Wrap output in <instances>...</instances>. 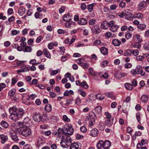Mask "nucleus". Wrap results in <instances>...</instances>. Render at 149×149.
Returning a JSON list of instances; mask_svg holds the SVG:
<instances>
[{
	"label": "nucleus",
	"instance_id": "c9c22d12",
	"mask_svg": "<svg viewBox=\"0 0 149 149\" xmlns=\"http://www.w3.org/2000/svg\"><path fill=\"white\" fill-rule=\"evenodd\" d=\"M119 28V27L118 25H114L113 26H111V27L110 28V30L111 31L113 32H115L117 31Z\"/></svg>",
	"mask_w": 149,
	"mask_h": 149
},
{
	"label": "nucleus",
	"instance_id": "de8ad7c7",
	"mask_svg": "<svg viewBox=\"0 0 149 149\" xmlns=\"http://www.w3.org/2000/svg\"><path fill=\"white\" fill-rule=\"evenodd\" d=\"M25 62L23 61H20L18 60H16L15 62L17 63V65H25L24 64Z\"/></svg>",
	"mask_w": 149,
	"mask_h": 149
},
{
	"label": "nucleus",
	"instance_id": "09e8293b",
	"mask_svg": "<svg viewBox=\"0 0 149 149\" xmlns=\"http://www.w3.org/2000/svg\"><path fill=\"white\" fill-rule=\"evenodd\" d=\"M102 108L100 106H97L95 108V110L98 113H100L102 111Z\"/></svg>",
	"mask_w": 149,
	"mask_h": 149
},
{
	"label": "nucleus",
	"instance_id": "a18cd8bd",
	"mask_svg": "<svg viewBox=\"0 0 149 149\" xmlns=\"http://www.w3.org/2000/svg\"><path fill=\"white\" fill-rule=\"evenodd\" d=\"M63 120L66 122L69 123L70 122V120L66 115H64L63 116Z\"/></svg>",
	"mask_w": 149,
	"mask_h": 149
},
{
	"label": "nucleus",
	"instance_id": "f3484780",
	"mask_svg": "<svg viewBox=\"0 0 149 149\" xmlns=\"http://www.w3.org/2000/svg\"><path fill=\"white\" fill-rule=\"evenodd\" d=\"M0 139L1 143L4 144L8 139V136L3 134L0 135Z\"/></svg>",
	"mask_w": 149,
	"mask_h": 149
},
{
	"label": "nucleus",
	"instance_id": "f704fd0d",
	"mask_svg": "<svg viewBox=\"0 0 149 149\" xmlns=\"http://www.w3.org/2000/svg\"><path fill=\"white\" fill-rule=\"evenodd\" d=\"M124 86L125 88L129 90H132L133 88L132 85L130 83H125V84Z\"/></svg>",
	"mask_w": 149,
	"mask_h": 149
},
{
	"label": "nucleus",
	"instance_id": "7ed1b4c3",
	"mask_svg": "<svg viewBox=\"0 0 149 149\" xmlns=\"http://www.w3.org/2000/svg\"><path fill=\"white\" fill-rule=\"evenodd\" d=\"M72 144V139L70 136L65 135L63 136L60 143L61 145L63 148H68Z\"/></svg>",
	"mask_w": 149,
	"mask_h": 149
},
{
	"label": "nucleus",
	"instance_id": "13d9d810",
	"mask_svg": "<svg viewBox=\"0 0 149 149\" xmlns=\"http://www.w3.org/2000/svg\"><path fill=\"white\" fill-rule=\"evenodd\" d=\"M37 95H36L32 94L30 95L28 100H29V99L33 100L35 98L37 97Z\"/></svg>",
	"mask_w": 149,
	"mask_h": 149
},
{
	"label": "nucleus",
	"instance_id": "4c0bfd02",
	"mask_svg": "<svg viewBox=\"0 0 149 149\" xmlns=\"http://www.w3.org/2000/svg\"><path fill=\"white\" fill-rule=\"evenodd\" d=\"M80 86L85 89H87L89 87L88 85L85 81H84L81 83Z\"/></svg>",
	"mask_w": 149,
	"mask_h": 149
},
{
	"label": "nucleus",
	"instance_id": "c03bdc74",
	"mask_svg": "<svg viewBox=\"0 0 149 149\" xmlns=\"http://www.w3.org/2000/svg\"><path fill=\"white\" fill-rule=\"evenodd\" d=\"M60 72V69H58L57 70H53L50 75L52 76L56 74L58 72Z\"/></svg>",
	"mask_w": 149,
	"mask_h": 149
},
{
	"label": "nucleus",
	"instance_id": "052dcab7",
	"mask_svg": "<svg viewBox=\"0 0 149 149\" xmlns=\"http://www.w3.org/2000/svg\"><path fill=\"white\" fill-rule=\"evenodd\" d=\"M101 43V42L100 40H97L94 42L93 43L94 45H100Z\"/></svg>",
	"mask_w": 149,
	"mask_h": 149
},
{
	"label": "nucleus",
	"instance_id": "5fc2aeb1",
	"mask_svg": "<svg viewBox=\"0 0 149 149\" xmlns=\"http://www.w3.org/2000/svg\"><path fill=\"white\" fill-rule=\"evenodd\" d=\"M106 116V119H110L111 117V116L110 114L108 111H106L104 113Z\"/></svg>",
	"mask_w": 149,
	"mask_h": 149
},
{
	"label": "nucleus",
	"instance_id": "6e6d98bb",
	"mask_svg": "<svg viewBox=\"0 0 149 149\" xmlns=\"http://www.w3.org/2000/svg\"><path fill=\"white\" fill-rule=\"evenodd\" d=\"M43 39L42 36L41 35H40L38 36L36 39V42L37 43H39L41 41L42 39Z\"/></svg>",
	"mask_w": 149,
	"mask_h": 149
},
{
	"label": "nucleus",
	"instance_id": "a211bd4d",
	"mask_svg": "<svg viewBox=\"0 0 149 149\" xmlns=\"http://www.w3.org/2000/svg\"><path fill=\"white\" fill-rule=\"evenodd\" d=\"M87 23V20L84 18L81 17L78 23V24L80 25H85Z\"/></svg>",
	"mask_w": 149,
	"mask_h": 149
},
{
	"label": "nucleus",
	"instance_id": "8fccbe9b",
	"mask_svg": "<svg viewBox=\"0 0 149 149\" xmlns=\"http://www.w3.org/2000/svg\"><path fill=\"white\" fill-rule=\"evenodd\" d=\"M97 99L100 100H102L104 98V96H102V95L100 94H97L96 95Z\"/></svg>",
	"mask_w": 149,
	"mask_h": 149
},
{
	"label": "nucleus",
	"instance_id": "37998d69",
	"mask_svg": "<svg viewBox=\"0 0 149 149\" xmlns=\"http://www.w3.org/2000/svg\"><path fill=\"white\" fill-rule=\"evenodd\" d=\"M137 27L141 30H143L146 28V26L144 24H141L137 25Z\"/></svg>",
	"mask_w": 149,
	"mask_h": 149
},
{
	"label": "nucleus",
	"instance_id": "f8f14e48",
	"mask_svg": "<svg viewBox=\"0 0 149 149\" xmlns=\"http://www.w3.org/2000/svg\"><path fill=\"white\" fill-rule=\"evenodd\" d=\"M125 17L127 20H132L133 19V14L128 12H125Z\"/></svg>",
	"mask_w": 149,
	"mask_h": 149
},
{
	"label": "nucleus",
	"instance_id": "bb28decb",
	"mask_svg": "<svg viewBox=\"0 0 149 149\" xmlns=\"http://www.w3.org/2000/svg\"><path fill=\"white\" fill-rule=\"evenodd\" d=\"M135 41H136V43H139L141 42L142 41V40L141 37L139 35H135Z\"/></svg>",
	"mask_w": 149,
	"mask_h": 149
},
{
	"label": "nucleus",
	"instance_id": "9b49d317",
	"mask_svg": "<svg viewBox=\"0 0 149 149\" xmlns=\"http://www.w3.org/2000/svg\"><path fill=\"white\" fill-rule=\"evenodd\" d=\"M81 148V144L78 142L72 143L70 147V149H80Z\"/></svg>",
	"mask_w": 149,
	"mask_h": 149
},
{
	"label": "nucleus",
	"instance_id": "f03ea898",
	"mask_svg": "<svg viewBox=\"0 0 149 149\" xmlns=\"http://www.w3.org/2000/svg\"><path fill=\"white\" fill-rule=\"evenodd\" d=\"M58 131L60 133H62L66 135H70L73 134L74 129L71 124H66L63 128H59Z\"/></svg>",
	"mask_w": 149,
	"mask_h": 149
},
{
	"label": "nucleus",
	"instance_id": "f257e3e1",
	"mask_svg": "<svg viewBox=\"0 0 149 149\" xmlns=\"http://www.w3.org/2000/svg\"><path fill=\"white\" fill-rule=\"evenodd\" d=\"M9 111L10 113V118L12 120L16 121L21 119L24 115L25 111L22 108L17 109L14 106L10 108Z\"/></svg>",
	"mask_w": 149,
	"mask_h": 149
},
{
	"label": "nucleus",
	"instance_id": "4468645a",
	"mask_svg": "<svg viewBox=\"0 0 149 149\" xmlns=\"http://www.w3.org/2000/svg\"><path fill=\"white\" fill-rule=\"evenodd\" d=\"M88 71L90 74L92 76H97L100 75V73H97L95 72L92 68H89L88 69Z\"/></svg>",
	"mask_w": 149,
	"mask_h": 149
},
{
	"label": "nucleus",
	"instance_id": "5701e85b",
	"mask_svg": "<svg viewBox=\"0 0 149 149\" xmlns=\"http://www.w3.org/2000/svg\"><path fill=\"white\" fill-rule=\"evenodd\" d=\"M21 68L22 69L18 70L17 71V72L18 73L28 71L29 70V67H26V66H22Z\"/></svg>",
	"mask_w": 149,
	"mask_h": 149
},
{
	"label": "nucleus",
	"instance_id": "aec40b11",
	"mask_svg": "<svg viewBox=\"0 0 149 149\" xmlns=\"http://www.w3.org/2000/svg\"><path fill=\"white\" fill-rule=\"evenodd\" d=\"M25 8L23 6L20 7L18 10V13L20 16H22L25 13Z\"/></svg>",
	"mask_w": 149,
	"mask_h": 149
},
{
	"label": "nucleus",
	"instance_id": "20e7f679",
	"mask_svg": "<svg viewBox=\"0 0 149 149\" xmlns=\"http://www.w3.org/2000/svg\"><path fill=\"white\" fill-rule=\"evenodd\" d=\"M110 141L106 140L104 141L101 140L99 141L97 144V147L98 148H102L104 149H108L111 146Z\"/></svg>",
	"mask_w": 149,
	"mask_h": 149
},
{
	"label": "nucleus",
	"instance_id": "ea45409f",
	"mask_svg": "<svg viewBox=\"0 0 149 149\" xmlns=\"http://www.w3.org/2000/svg\"><path fill=\"white\" fill-rule=\"evenodd\" d=\"M15 89L14 88H12L8 92V95L10 96L13 97L15 94Z\"/></svg>",
	"mask_w": 149,
	"mask_h": 149
},
{
	"label": "nucleus",
	"instance_id": "ddd939ff",
	"mask_svg": "<svg viewBox=\"0 0 149 149\" xmlns=\"http://www.w3.org/2000/svg\"><path fill=\"white\" fill-rule=\"evenodd\" d=\"M98 134V130L94 128L92 129L90 132V135L93 137H96Z\"/></svg>",
	"mask_w": 149,
	"mask_h": 149
},
{
	"label": "nucleus",
	"instance_id": "72a5a7b5",
	"mask_svg": "<svg viewBox=\"0 0 149 149\" xmlns=\"http://www.w3.org/2000/svg\"><path fill=\"white\" fill-rule=\"evenodd\" d=\"M29 121V118H26L24 119L23 122H20V123H22L23 125V127H25L26 126L28 127V125L27 124Z\"/></svg>",
	"mask_w": 149,
	"mask_h": 149
},
{
	"label": "nucleus",
	"instance_id": "6e6552de",
	"mask_svg": "<svg viewBox=\"0 0 149 149\" xmlns=\"http://www.w3.org/2000/svg\"><path fill=\"white\" fill-rule=\"evenodd\" d=\"M33 120L36 122H40L42 119L41 115L39 113H36L33 115Z\"/></svg>",
	"mask_w": 149,
	"mask_h": 149
},
{
	"label": "nucleus",
	"instance_id": "1a4fd4ad",
	"mask_svg": "<svg viewBox=\"0 0 149 149\" xmlns=\"http://www.w3.org/2000/svg\"><path fill=\"white\" fill-rule=\"evenodd\" d=\"M72 17V16L71 14L68 13L67 14H65L63 17L62 18L64 21L69 22L71 21Z\"/></svg>",
	"mask_w": 149,
	"mask_h": 149
},
{
	"label": "nucleus",
	"instance_id": "774afa93",
	"mask_svg": "<svg viewBox=\"0 0 149 149\" xmlns=\"http://www.w3.org/2000/svg\"><path fill=\"white\" fill-rule=\"evenodd\" d=\"M23 149H31L30 145L29 144H26L24 146Z\"/></svg>",
	"mask_w": 149,
	"mask_h": 149
},
{
	"label": "nucleus",
	"instance_id": "b1692460",
	"mask_svg": "<svg viewBox=\"0 0 149 149\" xmlns=\"http://www.w3.org/2000/svg\"><path fill=\"white\" fill-rule=\"evenodd\" d=\"M146 2L144 1H142L139 3L138 8L140 10L143 9L146 6Z\"/></svg>",
	"mask_w": 149,
	"mask_h": 149
},
{
	"label": "nucleus",
	"instance_id": "423d86ee",
	"mask_svg": "<svg viewBox=\"0 0 149 149\" xmlns=\"http://www.w3.org/2000/svg\"><path fill=\"white\" fill-rule=\"evenodd\" d=\"M91 31L93 33L97 34L100 33L102 31V29L99 24L93 25L91 28Z\"/></svg>",
	"mask_w": 149,
	"mask_h": 149
},
{
	"label": "nucleus",
	"instance_id": "cd10ccee",
	"mask_svg": "<svg viewBox=\"0 0 149 149\" xmlns=\"http://www.w3.org/2000/svg\"><path fill=\"white\" fill-rule=\"evenodd\" d=\"M45 109L47 112H49L52 110V107L50 104H48L45 106Z\"/></svg>",
	"mask_w": 149,
	"mask_h": 149
},
{
	"label": "nucleus",
	"instance_id": "4be33fe9",
	"mask_svg": "<svg viewBox=\"0 0 149 149\" xmlns=\"http://www.w3.org/2000/svg\"><path fill=\"white\" fill-rule=\"evenodd\" d=\"M112 44L115 46H118L121 44L120 40L117 39H114L112 41Z\"/></svg>",
	"mask_w": 149,
	"mask_h": 149
},
{
	"label": "nucleus",
	"instance_id": "393cba45",
	"mask_svg": "<svg viewBox=\"0 0 149 149\" xmlns=\"http://www.w3.org/2000/svg\"><path fill=\"white\" fill-rule=\"evenodd\" d=\"M96 4L95 3H93L87 5V8L89 12H91L93 10L94 6Z\"/></svg>",
	"mask_w": 149,
	"mask_h": 149
},
{
	"label": "nucleus",
	"instance_id": "603ef678",
	"mask_svg": "<svg viewBox=\"0 0 149 149\" xmlns=\"http://www.w3.org/2000/svg\"><path fill=\"white\" fill-rule=\"evenodd\" d=\"M145 57L144 56L140 55L137 56L136 57V59L137 61H142L144 58Z\"/></svg>",
	"mask_w": 149,
	"mask_h": 149
},
{
	"label": "nucleus",
	"instance_id": "7c9ffc66",
	"mask_svg": "<svg viewBox=\"0 0 149 149\" xmlns=\"http://www.w3.org/2000/svg\"><path fill=\"white\" fill-rule=\"evenodd\" d=\"M43 52L44 55L46 57L48 58H50L51 57L50 54L47 49H45L43 50Z\"/></svg>",
	"mask_w": 149,
	"mask_h": 149
},
{
	"label": "nucleus",
	"instance_id": "9d476101",
	"mask_svg": "<svg viewBox=\"0 0 149 149\" xmlns=\"http://www.w3.org/2000/svg\"><path fill=\"white\" fill-rule=\"evenodd\" d=\"M92 115L93 117L91 118L89 121V126H92L95 123V120L96 118V116L95 114L93 113H92Z\"/></svg>",
	"mask_w": 149,
	"mask_h": 149
},
{
	"label": "nucleus",
	"instance_id": "6ab92c4d",
	"mask_svg": "<svg viewBox=\"0 0 149 149\" xmlns=\"http://www.w3.org/2000/svg\"><path fill=\"white\" fill-rule=\"evenodd\" d=\"M101 29H102L104 30L107 29L108 27V22L107 21H104L102 22L100 26Z\"/></svg>",
	"mask_w": 149,
	"mask_h": 149
},
{
	"label": "nucleus",
	"instance_id": "39448f33",
	"mask_svg": "<svg viewBox=\"0 0 149 149\" xmlns=\"http://www.w3.org/2000/svg\"><path fill=\"white\" fill-rule=\"evenodd\" d=\"M11 127L13 131L17 134L21 131V128L23 127V125L22 123L19 122L16 124H12Z\"/></svg>",
	"mask_w": 149,
	"mask_h": 149
},
{
	"label": "nucleus",
	"instance_id": "49530a36",
	"mask_svg": "<svg viewBox=\"0 0 149 149\" xmlns=\"http://www.w3.org/2000/svg\"><path fill=\"white\" fill-rule=\"evenodd\" d=\"M29 62L30 64H32V65H37L39 64V63L36 62V60L35 59L31 60Z\"/></svg>",
	"mask_w": 149,
	"mask_h": 149
},
{
	"label": "nucleus",
	"instance_id": "338daca9",
	"mask_svg": "<svg viewBox=\"0 0 149 149\" xmlns=\"http://www.w3.org/2000/svg\"><path fill=\"white\" fill-rule=\"evenodd\" d=\"M132 34L130 33H126L125 36V38L127 39H129L131 38L132 37Z\"/></svg>",
	"mask_w": 149,
	"mask_h": 149
},
{
	"label": "nucleus",
	"instance_id": "58836bf2",
	"mask_svg": "<svg viewBox=\"0 0 149 149\" xmlns=\"http://www.w3.org/2000/svg\"><path fill=\"white\" fill-rule=\"evenodd\" d=\"M105 123L107 126L110 127L113 124V121L111 120L110 119H106Z\"/></svg>",
	"mask_w": 149,
	"mask_h": 149
},
{
	"label": "nucleus",
	"instance_id": "79ce46f5",
	"mask_svg": "<svg viewBox=\"0 0 149 149\" xmlns=\"http://www.w3.org/2000/svg\"><path fill=\"white\" fill-rule=\"evenodd\" d=\"M1 125L2 127L5 128H7L9 126L8 123L4 121H3L1 122Z\"/></svg>",
	"mask_w": 149,
	"mask_h": 149
},
{
	"label": "nucleus",
	"instance_id": "c756f323",
	"mask_svg": "<svg viewBox=\"0 0 149 149\" xmlns=\"http://www.w3.org/2000/svg\"><path fill=\"white\" fill-rule=\"evenodd\" d=\"M74 94V92L72 90H66L64 92L63 95L64 96L66 97L69 95H73Z\"/></svg>",
	"mask_w": 149,
	"mask_h": 149
},
{
	"label": "nucleus",
	"instance_id": "e433bc0d",
	"mask_svg": "<svg viewBox=\"0 0 149 149\" xmlns=\"http://www.w3.org/2000/svg\"><path fill=\"white\" fill-rule=\"evenodd\" d=\"M32 49L30 46H26L24 47L23 51L24 52H31Z\"/></svg>",
	"mask_w": 149,
	"mask_h": 149
},
{
	"label": "nucleus",
	"instance_id": "0eeeda50",
	"mask_svg": "<svg viewBox=\"0 0 149 149\" xmlns=\"http://www.w3.org/2000/svg\"><path fill=\"white\" fill-rule=\"evenodd\" d=\"M22 130L21 131V134L23 136L27 137L29 136L31 134V130L30 129L26 126L22 128Z\"/></svg>",
	"mask_w": 149,
	"mask_h": 149
},
{
	"label": "nucleus",
	"instance_id": "c85d7f7f",
	"mask_svg": "<svg viewBox=\"0 0 149 149\" xmlns=\"http://www.w3.org/2000/svg\"><path fill=\"white\" fill-rule=\"evenodd\" d=\"M132 54V50L128 49L126 50L124 53V55L126 56H131Z\"/></svg>",
	"mask_w": 149,
	"mask_h": 149
},
{
	"label": "nucleus",
	"instance_id": "bf43d9fd",
	"mask_svg": "<svg viewBox=\"0 0 149 149\" xmlns=\"http://www.w3.org/2000/svg\"><path fill=\"white\" fill-rule=\"evenodd\" d=\"M132 54H133L135 56L137 55L139 53V52L138 50L136 49L135 50H132Z\"/></svg>",
	"mask_w": 149,
	"mask_h": 149
},
{
	"label": "nucleus",
	"instance_id": "dca6fc26",
	"mask_svg": "<svg viewBox=\"0 0 149 149\" xmlns=\"http://www.w3.org/2000/svg\"><path fill=\"white\" fill-rule=\"evenodd\" d=\"M76 62L79 64H83V65H88V64L85 62V60L84 58L82 57L79 58L76 60Z\"/></svg>",
	"mask_w": 149,
	"mask_h": 149
},
{
	"label": "nucleus",
	"instance_id": "69168bd1",
	"mask_svg": "<svg viewBox=\"0 0 149 149\" xmlns=\"http://www.w3.org/2000/svg\"><path fill=\"white\" fill-rule=\"evenodd\" d=\"M81 131L84 133L86 132L87 130L86 128L84 126L81 127L80 128Z\"/></svg>",
	"mask_w": 149,
	"mask_h": 149
},
{
	"label": "nucleus",
	"instance_id": "2eb2a0df",
	"mask_svg": "<svg viewBox=\"0 0 149 149\" xmlns=\"http://www.w3.org/2000/svg\"><path fill=\"white\" fill-rule=\"evenodd\" d=\"M138 74H140L141 76H144L145 74V72L142 70V67L141 66H137L136 68Z\"/></svg>",
	"mask_w": 149,
	"mask_h": 149
},
{
	"label": "nucleus",
	"instance_id": "e2e57ef3",
	"mask_svg": "<svg viewBox=\"0 0 149 149\" xmlns=\"http://www.w3.org/2000/svg\"><path fill=\"white\" fill-rule=\"evenodd\" d=\"M131 74L133 75H135L136 74H138V73L137 72V70L136 69H133L131 70Z\"/></svg>",
	"mask_w": 149,
	"mask_h": 149
},
{
	"label": "nucleus",
	"instance_id": "2f4dec72",
	"mask_svg": "<svg viewBox=\"0 0 149 149\" xmlns=\"http://www.w3.org/2000/svg\"><path fill=\"white\" fill-rule=\"evenodd\" d=\"M148 99V95H143L141 97V101L144 102H146Z\"/></svg>",
	"mask_w": 149,
	"mask_h": 149
},
{
	"label": "nucleus",
	"instance_id": "a878e982",
	"mask_svg": "<svg viewBox=\"0 0 149 149\" xmlns=\"http://www.w3.org/2000/svg\"><path fill=\"white\" fill-rule=\"evenodd\" d=\"M10 135L12 139L14 141H18V138L16 135L11 132L10 133Z\"/></svg>",
	"mask_w": 149,
	"mask_h": 149
},
{
	"label": "nucleus",
	"instance_id": "0e129e2a",
	"mask_svg": "<svg viewBox=\"0 0 149 149\" xmlns=\"http://www.w3.org/2000/svg\"><path fill=\"white\" fill-rule=\"evenodd\" d=\"M74 19L75 21L77 22L78 23L80 20V18H79V15H75L74 17Z\"/></svg>",
	"mask_w": 149,
	"mask_h": 149
},
{
	"label": "nucleus",
	"instance_id": "864d4df0",
	"mask_svg": "<svg viewBox=\"0 0 149 149\" xmlns=\"http://www.w3.org/2000/svg\"><path fill=\"white\" fill-rule=\"evenodd\" d=\"M38 82V80L37 79H34L30 82V84L31 85H36L37 84Z\"/></svg>",
	"mask_w": 149,
	"mask_h": 149
},
{
	"label": "nucleus",
	"instance_id": "473e14b6",
	"mask_svg": "<svg viewBox=\"0 0 149 149\" xmlns=\"http://www.w3.org/2000/svg\"><path fill=\"white\" fill-rule=\"evenodd\" d=\"M115 77L118 79H120L124 77V75L120 72H117L115 74Z\"/></svg>",
	"mask_w": 149,
	"mask_h": 149
},
{
	"label": "nucleus",
	"instance_id": "412c9836",
	"mask_svg": "<svg viewBox=\"0 0 149 149\" xmlns=\"http://www.w3.org/2000/svg\"><path fill=\"white\" fill-rule=\"evenodd\" d=\"M100 50L101 52L104 55H106L108 53V49L104 47H101Z\"/></svg>",
	"mask_w": 149,
	"mask_h": 149
},
{
	"label": "nucleus",
	"instance_id": "3c124183",
	"mask_svg": "<svg viewBox=\"0 0 149 149\" xmlns=\"http://www.w3.org/2000/svg\"><path fill=\"white\" fill-rule=\"evenodd\" d=\"M96 20L95 19H93L90 20L88 22L90 25H93L96 22Z\"/></svg>",
	"mask_w": 149,
	"mask_h": 149
},
{
	"label": "nucleus",
	"instance_id": "680f3d73",
	"mask_svg": "<svg viewBox=\"0 0 149 149\" xmlns=\"http://www.w3.org/2000/svg\"><path fill=\"white\" fill-rule=\"evenodd\" d=\"M132 86H133L135 87L137 86V80L135 79H133L132 82Z\"/></svg>",
	"mask_w": 149,
	"mask_h": 149
},
{
	"label": "nucleus",
	"instance_id": "4d7b16f0",
	"mask_svg": "<svg viewBox=\"0 0 149 149\" xmlns=\"http://www.w3.org/2000/svg\"><path fill=\"white\" fill-rule=\"evenodd\" d=\"M119 3V7L121 8H124L126 6V3L125 2L122 1Z\"/></svg>",
	"mask_w": 149,
	"mask_h": 149
},
{
	"label": "nucleus",
	"instance_id": "a19ab883",
	"mask_svg": "<svg viewBox=\"0 0 149 149\" xmlns=\"http://www.w3.org/2000/svg\"><path fill=\"white\" fill-rule=\"evenodd\" d=\"M143 16L142 14L140 13L133 15L134 18H137L139 19H141Z\"/></svg>",
	"mask_w": 149,
	"mask_h": 149
}]
</instances>
